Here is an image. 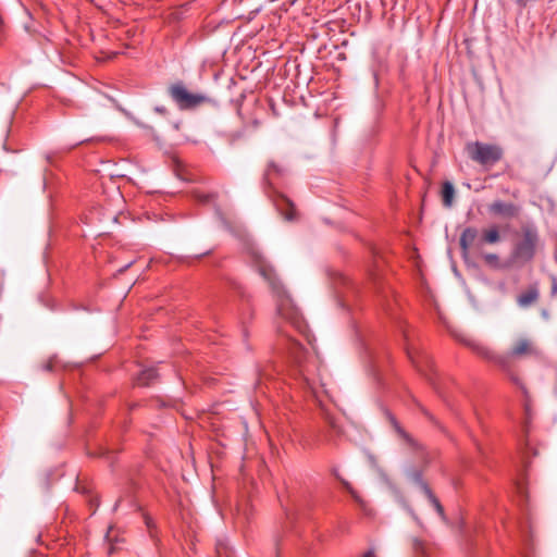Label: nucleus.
Returning <instances> with one entry per match:
<instances>
[{
	"instance_id": "f257e3e1",
	"label": "nucleus",
	"mask_w": 557,
	"mask_h": 557,
	"mask_svg": "<svg viewBox=\"0 0 557 557\" xmlns=\"http://www.w3.org/2000/svg\"><path fill=\"white\" fill-rule=\"evenodd\" d=\"M460 341L471 348L478 356L495 363L502 371H504L512 383L518 385L524 395L528 394V391L525 386L522 384L519 376L515 373V359L531 356L536 354V349L533 346L532 342H530L527 338H520L518 339L512 348L505 355H497L494 351H492L488 347L483 345L482 343L469 338V337H462Z\"/></svg>"
},
{
	"instance_id": "f03ea898",
	"label": "nucleus",
	"mask_w": 557,
	"mask_h": 557,
	"mask_svg": "<svg viewBox=\"0 0 557 557\" xmlns=\"http://www.w3.org/2000/svg\"><path fill=\"white\" fill-rule=\"evenodd\" d=\"M258 273L269 283L276 297L277 313L288 321L295 329L302 331L305 323L299 309L276 277L275 270L263 258L255 259Z\"/></svg>"
},
{
	"instance_id": "7ed1b4c3",
	"label": "nucleus",
	"mask_w": 557,
	"mask_h": 557,
	"mask_svg": "<svg viewBox=\"0 0 557 557\" xmlns=\"http://www.w3.org/2000/svg\"><path fill=\"white\" fill-rule=\"evenodd\" d=\"M287 176L288 169L284 163L275 160L268 161L262 175V186L276 209H295L290 198L277 190V186L283 184Z\"/></svg>"
},
{
	"instance_id": "20e7f679",
	"label": "nucleus",
	"mask_w": 557,
	"mask_h": 557,
	"mask_svg": "<svg viewBox=\"0 0 557 557\" xmlns=\"http://www.w3.org/2000/svg\"><path fill=\"white\" fill-rule=\"evenodd\" d=\"M468 157L484 169H492L504 157V150L495 144L469 141L465 146Z\"/></svg>"
},
{
	"instance_id": "39448f33",
	"label": "nucleus",
	"mask_w": 557,
	"mask_h": 557,
	"mask_svg": "<svg viewBox=\"0 0 557 557\" xmlns=\"http://www.w3.org/2000/svg\"><path fill=\"white\" fill-rule=\"evenodd\" d=\"M170 98L180 110H193L210 102V98L200 92H190L182 81L171 84L168 88Z\"/></svg>"
},
{
	"instance_id": "423d86ee",
	"label": "nucleus",
	"mask_w": 557,
	"mask_h": 557,
	"mask_svg": "<svg viewBox=\"0 0 557 557\" xmlns=\"http://www.w3.org/2000/svg\"><path fill=\"white\" fill-rule=\"evenodd\" d=\"M539 244V233L533 225H524L521 230V238L515 246L513 257L523 262L531 261Z\"/></svg>"
},
{
	"instance_id": "0eeeda50",
	"label": "nucleus",
	"mask_w": 557,
	"mask_h": 557,
	"mask_svg": "<svg viewBox=\"0 0 557 557\" xmlns=\"http://www.w3.org/2000/svg\"><path fill=\"white\" fill-rule=\"evenodd\" d=\"M407 476L412 483L417 484L422 490L436 512L445 519L444 507L423 479V469L411 468L407 471Z\"/></svg>"
},
{
	"instance_id": "6e6552de",
	"label": "nucleus",
	"mask_w": 557,
	"mask_h": 557,
	"mask_svg": "<svg viewBox=\"0 0 557 557\" xmlns=\"http://www.w3.org/2000/svg\"><path fill=\"white\" fill-rule=\"evenodd\" d=\"M287 344H288V349H289L292 357L294 358V360L297 362V364L299 367V374H300L301 379L304 380V382L310 389H314L315 382H314V379H312L310 376L309 367H308V364L302 363V359H301L302 358V347H301V345L292 339H288Z\"/></svg>"
},
{
	"instance_id": "1a4fd4ad",
	"label": "nucleus",
	"mask_w": 557,
	"mask_h": 557,
	"mask_svg": "<svg viewBox=\"0 0 557 557\" xmlns=\"http://www.w3.org/2000/svg\"><path fill=\"white\" fill-rule=\"evenodd\" d=\"M407 354L416 369L429 380L434 388H437L432 376V373L435 371L432 358L425 352L414 355L408 350Z\"/></svg>"
},
{
	"instance_id": "9d476101",
	"label": "nucleus",
	"mask_w": 557,
	"mask_h": 557,
	"mask_svg": "<svg viewBox=\"0 0 557 557\" xmlns=\"http://www.w3.org/2000/svg\"><path fill=\"white\" fill-rule=\"evenodd\" d=\"M388 420L399 436L400 440L404 441V443L412 450L421 451V456L424 457V448L423 446L418 443L409 433H407L403 426L398 423L396 418L393 414H388Z\"/></svg>"
},
{
	"instance_id": "9b49d317",
	"label": "nucleus",
	"mask_w": 557,
	"mask_h": 557,
	"mask_svg": "<svg viewBox=\"0 0 557 557\" xmlns=\"http://www.w3.org/2000/svg\"><path fill=\"white\" fill-rule=\"evenodd\" d=\"M540 297L539 287L536 284L530 285L527 290L522 292L517 297V302L522 308H528L534 305Z\"/></svg>"
},
{
	"instance_id": "f8f14e48",
	"label": "nucleus",
	"mask_w": 557,
	"mask_h": 557,
	"mask_svg": "<svg viewBox=\"0 0 557 557\" xmlns=\"http://www.w3.org/2000/svg\"><path fill=\"white\" fill-rule=\"evenodd\" d=\"M158 379L156 369L148 368L141 370L135 379V384L138 386H149L153 384Z\"/></svg>"
},
{
	"instance_id": "ddd939ff",
	"label": "nucleus",
	"mask_w": 557,
	"mask_h": 557,
	"mask_svg": "<svg viewBox=\"0 0 557 557\" xmlns=\"http://www.w3.org/2000/svg\"><path fill=\"white\" fill-rule=\"evenodd\" d=\"M478 236V232L475 228L467 227L463 230V232L460 235L459 244L460 248L462 250V253L466 255L470 248V246L473 244Z\"/></svg>"
},
{
	"instance_id": "4468645a",
	"label": "nucleus",
	"mask_w": 557,
	"mask_h": 557,
	"mask_svg": "<svg viewBox=\"0 0 557 557\" xmlns=\"http://www.w3.org/2000/svg\"><path fill=\"white\" fill-rule=\"evenodd\" d=\"M454 196H455L454 185L450 182L445 181L442 184V189H441V198H442L443 206L450 207L453 205Z\"/></svg>"
},
{
	"instance_id": "2eb2a0df",
	"label": "nucleus",
	"mask_w": 557,
	"mask_h": 557,
	"mask_svg": "<svg viewBox=\"0 0 557 557\" xmlns=\"http://www.w3.org/2000/svg\"><path fill=\"white\" fill-rule=\"evenodd\" d=\"M412 548L417 554H420L423 557H432L431 548L423 541H421L419 539L412 540Z\"/></svg>"
},
{
	"instance_id": "dca6fc26",
	"label": "nucleus",
	"mask_w": 557,
	"mask_h": 557,
	"mask_svg": "<svg viewBox=\"0 0 557 557\" xmlns=\"http://www.w3.org/2000/svg\"><path fill=\"white\" fill-rule=\"evenodd\" d=\"M483 240L488 244H494L499 240V233L496 227H492L483 232Z\"/></svg>"
},
{
	"instance_id": "f3484780",
	"label": "nucleus",
	"mask_w": 557,
	"mask_h": 557,
	"mask_svg": "<svg viewBox=\"0 0 557 557\" xmlns=\"http://www.w3.org/2000/svg\"><path fill=\"white\" fill-rule=\"evenodd\" d=\"M196 197L201 205H205V206L215 205V201H214L216 198L215 194L198 193V194H196Z\"/></svg>"
},
{
	"instance_id": "a211bd4d",
	"label": "nucleus",
	"mask_w": 557,
	"mask_h": 557,
	"mask_svg": "<svg viewBox=\"0 0 557 557\" xmlns=\"http://www.w3.org/2000/svg\"><path fill=\"white\" fill-rule=\"evenodd\" d=\"M335 476L337 478V480L341 482V484L343 485V487L355 498V499H358V496H357V492L354 490V487L351 486V484L346 481L345 479H343L342 476H339V474L337 472H334Z\"/></svg>"
},
{
	"instance_id": "6ab92c4d",
	"label": "nucleus",
	"mask_w": 557,
	"mask_h": 557,
	"mask_svg": "<svg viewBox=\"0 0 557 557\" xmlns=\"http://www.w3.org/2000/svg\"><path fill=\"white\" fill-rule=\"evenodd\" d=\"M483 259H484L485 263L491 265V267H494V268H498L499 267V258L495 253H485L483 256Z\"/></svg>"
},
{
	"instance_id": "aec40b11",
	"label": "nucleus",
	"mask_w": 557,
	"mask_h": 557,
	"mask_svg": "<svg viewBox=\"0 0 557 557\" xmlns=\"http://www.w3.org/2000/svg\"><path fill=\"white\" fill-rule=\"evenodd\" d=\"M280 213H281L282 219L286 222H293L298 219V211H294V210L280 211Z\"/></svg>"
},
{
	"instance_id": "412c9836",
	"label": "nucleus",
	"mask_w": 557,
	"mask_h": 557,
	"mask_svg": "<svg viewBox=\"0 0 557 557\" xmlns=\"http://www.w3.org/2000/svg\"><path fill=\"white\" fill-rule=\"evenodd\" d=\"M216 553L219 557H231V550L224 544H219L216 546Z\"/></svg>"
},
{
	"instance_id": "4be33fe9",
	"label": "nucleus",
	"mask_w": 557,
	"mask_h": 557,
	"mask_svg": "<svg viewBox=\"0 0 557 557\" xmlns=\"http://www.w3.org/2000/svg\"><path fill=\"white\" fill-rule=\"evenodd\" d=\"M325 421L326 423L329 424V426L331 429H333L335 432L339 433L341 432V429L337 424V421L335 420V418H333L332 416L330 414H325Z\"/></svg>"
},
{
	"instance_id": "5701e85b",
	"label": "nucleus",
	"mask_w": 557,
	"mask_h": 557,
	"mask_svg": "<svg viewBox=\"0 0 557 557\" xmlns=\"http://www.w3.org/2000/svg\"><path fill=\"white\" fill-rule=\"evenodd\" d=\"M148 220L152 221H166V219L163 216V214L160 211H150L147 214Z\"/></svg>"
},
{
	"instance_id": "b1692460",
	"label": "nucleus",
	"mask_w": 557,
	"mask_h": 557,
	"mask_svg": "<svg viewBox=\"0 0 557 557\" xmlns=\"http://www.w3.org/2000/svg\"><path fill=\"white\" fill-rule=\"evenodd\" d=\"M491 209H497V210H500V209H513V206L512 205H505L503 202H495L491 206Z\"/></svg>"
},
{
	"instance_id": "393cba45",
	"label": "nucleus",
	"mask_w": 557,
	"mask_h": 557,
	"mask_svg": "<svg viewBox=\"0 0 557 557\" xmlns=\"http://www.w3.org/2000/svg\"><path fill=\"white\" fill-rule=\"evenodd\" d=\"M154 110H156V112H158L160 114L166 113V109L164 107H156Z\"/></svg>"
},
{
	"instance_id": "a878e982",
	"label": "nucleus",
	"mask_w": 557,
	"mask_h": 557,
	"mask_svg": "<svg viewBox=\"0 0 557 557\" xmlns=\"http://www.w3.org/2000/svg\"><path fill=\"white\" fill-rule=\"evenodd\" d=\"M552 294L553 295L557 294V282H556V280L553 281Z\"/></svg>"
},
{
	"instance_id": "bb28decb",
	"label": "nucleus",
	"mask_w": 557,
	"mask_h": 557,
	"mask_svg": "<svg viewBox=\"0 0 557 557\" xmlns=\"http://www.w3.org/2000/svg\"><path fill=\"white\" fill-rule=\"evenodd\" d=\"M363 557H375V554L372 549H370L363 554Z\"/></svg>"
},
{
	"instance_id": "cd10ccee",
	"label": "nucleus",
	"mask_w": 557,
	"mask_h": 557,
	"mask_svg": "<svg viewBox=\"0 0 557 557\" xmlns=\"http://www.w3.org/2000/svg\"><path fill=\"white\" fill-rule=\"evenodd\" d=\"M132 263H133V262H129L128 264H126L124 268H122V269L120 270V272L125 271L127 268H129V267L132 265Z\"/></svg>"
},
{
	"instance_id": "c85d7f7f",
	"label": "nucleus",
	"mask_w": 557,
	"mask_h": 557,
	"mask_svg": "<svg viewBox=\"0 0 557 557\" xmlns=\"http://www.w3.org/2000/svg\"><path fill=\"white\" fill-rule=\"evenodd\" d=\"M150 523H151V519L146 517V524H147L148 528H150Z\"/></svg>"
},
{
	"instance_id": "c756f323",
	"label": "nucleus",
	"mask_w": 557,
	"mask_h": 557,
	"mask_svg": "<svg viewBox=\"0 0 557 557\" xmlns=\"http://www.w3.org/2000/svg\"><path fill=\"white\" fill-rule=\"evenodd\" d=\"M116 197H117V199H123V197L119 190H116Z\"/></svg>"
},
{
	"instance_id": "7c9ffc66",
	"label": "nucleus",
	"mask_w": 557,
	"mask_h": 557,
	"mask_svg": "<svg viewBox=\"0 0 557 557\" xmlns=\"http://www.w3.org/2000/svg\"><path fill=\"white\" fill-rule=\"evenodd\" d=\"M3 23L2 16L0 15V25Z\"/></svg>"
}]
</instances>
